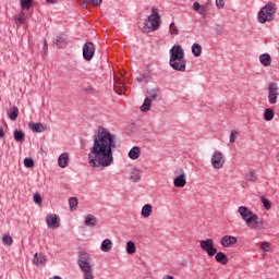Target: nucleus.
I'll return each instance as SVG.
<instances>
[{"label": "nucleus", "instance_id": "nucleus-1", "mask_svg": "<svg viewBox=\"0 0 279 279\" xmlns=\"http://www.w3.org/2000/svg\"><path fill=\"white\" fill-rule=\"evenodd\" d=\"M94 144L89 148L88 162L93 169H106L114 162L112 149L117 148L116 136L106 128H98L93 136Z\"/></svg>", "mask_w": 279, "mask_h": 279}, {"label": "nucleus", "instance_id": "nucleus-2", "mask_svg": "<svg viewBox=\"0 0 279 279\" xmlns=\"http://www.w3.org/2000/svg\"><path fill=\"white\" fill-rule=\"evenodd\" d=\"M169 65L173 71H179L180 73L186 71V58L184 57V49H182V46H172L170 49Z\"/></svg>", "mask_w": 279, "mask_h": 279}, {"label": "nucleus", "instance_id": "nucleus-3", "mask_svg": "<svg viewBox=\"0 0 279 279\" xmlns=\"http://www.w3.org/2000/svg\"><path fill=\"white\" fill-rule=\"evenodd\" d=\"M77 265L83 272L84 279H95V264L90 254L84 251L78 252Z\"/></svg>", "mask_w": 279, "mask_h": 279}, {"label": "nucleus", "instance_id": "nucleus-4", "mask_svg": "<svg viewBox=\"0 0 279 279\" xmlns=\"http://www.w3.org/2000/svg\"><path fill=\"white\" fill-rule=\"evenodd\" d=\"M238 213L251 230H263L264 222L258 221V215L254 214L250 208L240 206Z\"/></svg>", "mask_w": 279, "mask_h": 279}, {"label": "nucleus", "instance_id": "nucleus-5", "mask_svg": "<svg viewBox=\"0 0 279 279\" xmlns=\"http://www.w3.org/2000/svg\"><path fill=\"white\" fill-rule=\"evenodd\" d=\"M276 12H278V7H276V3L268 2L257 13L258 23H262V24L271 23V21L276 19Z\"/></svg>", "mask_w": 279, "mask_h": 279}, {"label": "nucleus", "instance_id": "nucleus-6", "mask_svg": "<svg viewBox=\"0 0 279 279\" xmlns=\"http://www.w3.org/2000/svg\"><path fill=\"white\" fill-rule=\"evenodd\" d=\"M147 22L149 24H144L142 28L143 34H149L160 28V13H158V9H151V14L147 17Z\"/></svg>", "mask_w": 279, "mask_h": 279}, {"label": "nucleus", "instance_id": "nucleus-7", "mask_svg": "<svg viewBox=\"0 0 279 279\" xmlns=\"http://www.w3.org/2000/svg\"><path fill=\"white\" fill-rule=\"evenodd\" d=\"M201 250L207 253L209 258H213L217 254V247H215V241L213 239L202 240L199 242Z\"/></svg>", "mask_w": 279, "mask_h": 279}, {"label": "nucleus", "instance_id": "nucleus-8", "mask_svg": "<svg viewBox=\"0 0 279 279\" xmlns=\"http://www.w3.org/2000/svg\"><path fill=\"white\" fill-rule=\"evenodd\" d=\"M211 167L215 169H223V165H226V157H223V153L219 150H215L211 155Z\"/></svg>", "mask_w": 279, "mask_h": 279}, {"label": "nucleus", "instance_id": "nucleus-9", "mask_svg": "<svg viewBox=\"0 0 279 279\" xmlns=\"http://www.w3.org/2000/svg\"><path fill=\"white\" fill-rule=\"evenodd\" d=\"M279 87H278V83L272 82L268 85V101L269 104L274 105V104H278V93Z\"/></svg>", "mask_w": 279, "mask_h": 279}, {"label": "nucleus", "instance_id": "nucleus-10", "mask_svg": "<svg viewBox=\"0 0 279 279\" xmlns=\"http://www.w3.org/2000/svg\"><path fill=\"white\" fill-rule=\"evenodd\" d=\"M95 57V44L87 41L83 46V58L87 62H90Z\"/></svg>", "mask_w": 279, "mask_h": 279}, {"label": "nucleus", "instance_id": "nucleus-11", "mask_svg": "<svg viewBox=\"0 0 279 279\" xmlns=\"http://www.w3.org/2000/svg\"><path fill=\"white\" fill-rule=\"evenodd\" d=\"M46 223L48 228L56 229L60 226V221L58 220V215L49 214L46 216Z\"/></svg>", "mask_w": 279, "mask_h": 279}, {"label": "nucleus", "instance_id": "nucleus-12", "mask_svg": "<svg viewBox=\"0 0 279 279\" xmlns=\"http://www.w3.org/2000/svg\"><path fill=\"white\" fill-rule=\"evenodd\" d=\"M236 243L238 240L234 235H225L220 240V244L222 245V247H230L232 245H236Z\"/></svg>", "mask_w": 279, "mask_h": 279}, {"label": "nucleus", "instance_id": "nucleus-13", "mask_svg": "<svg viewBox=\"0 0 279 279\" xmlns=\"http://www.w3.org/2000/svg\"><path fill=\"white\" fill-rule=\"evenodd\" d=\"M177 189H184L186 186V174L181 170V174L173 180Z\"/></svg>", "mask_w": 279, "mask_h": 279}, {"label": "nucleus", "instance_id": "nucleus-14", "mask_svg": "<svg viewBox=\"0 0 279 279\" xmlns=\"http://www.w3.org/2000/svg\"><path fill=\"white\" fill-rule=\"evenodd\" d=\"M84 223L88 228H93V227L95 228V227L99 226V219H97V217L89 214L85 217Z\"/></svg>", "mask_w": 279, "mask_h": 279}, {"label": "nucleus", "instance_id": "nucleus-15", "mask_svg": "<svg viewBox=\"0 0 279 279\" xmlns=\"http://www.w3.org/2000/svg\"><path fill=\"white\" fill-rule=\"evenodd\" d=\"M58 166L61 169H66L69 167V153H62L58 158Z\"/></svg>", "mask_w": 279, "mask_h": 279}, {"label": "nucleus", "instance_id": "nucleus-16", "mask_svg": "<svg viewBox=\"0 0 279 279\" xmlns=\"http://www.w3.org/2000/svg\"><path fill=\"white\" fill-rule=\"evenodd\" d=\"M28 128L32 130V132H36V134H40L47 130V126L43 123H29Z\"/></svg>", "mask_w": 279, "mask_h": 279}, {"label": "nucleus", "instance_id": "nucleus-17", "mask_svg": "<svg viewBox=\"0 0 279 279\" xmlns=\"http://www.w3.org/2000/svg\"><path fill=\"white\" fill-rule=\"evenodd\" d=\"M129 158L131 160H138V158H141V147L138 146L132 147L131 150L129 151Z\"/></svg>", "mask_w": 279, "mask_h": 279}, {"label": "nucleus", "instance_id": "nucleus-18", "mask_svg": "<svg viewBox=\"0 0 279 279\" xmlns=\"http://www.w3.org/2000/svg\"><path fill=\"white\" fill-rule=\"evenodd\" d=\"M215 260L216 263H220V265H228L229 262L228 255L223 252L216 253Z\"/></svg>", "mask_w": 279, "mask_h": 279}, {"label": "nucleus", "instance_id": "nucleus-19", "mask_svg": "<svg viewBox=\"0 0 279 279\" xmlns=\"http://www.w3.org/2000/svg\"><path fill=\"white\" fill-rule=\"evenodd\" d=\"M151 213H154V207L149 204H146L142 207L141 215L144 217V219H147V217H151Z\"/></svg>", "mask_w": 279, "mask_h": 279}, {"label": "nucleus", "instance_id": "nucleus-20", "mask_svg": "<svg viewBox=\"0 0 279 279\" xmlns=\"http://www.w3.org/2000/svg\"><path fill=\"white\" fill-rule=\"evenodd\" d=\"M259 62L263 66H271V56L269 53L260 54Z\"/></svg>", "mask_w": 279, "mask_h": 279}, {"label": "nucleus", "instance_id": "nucleus-21", "mask_svg": "<svg viewBox=\"0 0 279 279\" xmlns=\"http://www.w3.org/2000/svg\"><path fill=\"white\" fill-rule=\"evenodd\" d=\"M100 250L106 253L110 252L112 250V240L105 239L100 244Z\"/></svg>", "mask_w": 279, "mask_h": 279}, {"label": "nucleus", "instance_id": "nucleus-22", "mask_svg": "<svg viewBox=\"0 0 279 279\" xmlns=\"http://www.w3.org/2000/svg\"><path fill=\"white\" fill-rule=\"evenodd\" d=\"M54 45H57V47L59 49H62V47H64V45H66V35L57 36L54 39Z\"/></svg>", "mask_w": 279, "mask_h": 279}, {"label": "nucleus", "instance_id": "nucleus-23", "mask_svg": "<svg viewBox=\"0 0 279 279\" xmlns=\"http://www.w3.org/2000/svg\"><path fill=\"white\" fill-rule=\"evenodd\" d=\"M150 108H151V98L146 97L143 105L141 106V111L149 112Z\"/></svg>", "mask_w": 279, "mask_h": 279}, {"label": "nucleus", "instance_id": "nucleus-24", "mask_svg": "<svg viewBox=\"0 0 279 279\" xmlns=\"http://www.w3.org/2000/svg\"><path fill=\"white\" fill-rule=\"evenodd\" d=\"M169 34H170L171 38H175V36H179V34H180V29L178 28V26H175L174 22H172L169 25Z\"/></svg>", "mask_w": 279, "mask_h": 279}, {"label": "nucleus", "instance_id": "nucleus-25", "mask_svg": "<svg viewBox=\"0 0 279 279\" xmlns=\"http://www.w3.org/2000/svg\"><path fill=\"white\" fill-rule=\"evenodd\" d=\"M13 137L16 143H23V141H25V133H23V131L15 130Z\"/></svg>", "mask_w": 279, "mask_h": 279}, {"label": "nucleus", "instance_id": "nucleus-26", "mask_svg": "<svg viewBox=\"0 0 279 279\" xmlns=\"http://www.w3.org/2000/svg\"><path fill=\"white\" fill-rule=\"evenodd\" d=\"M45 255L36 253L33 258L34 265H45Z\"/></svg>", "mask_w": 279, "mask_h": 279}, {"label": "nucleus", "instance_id": "nucleus-27", "mask_svg": "<svg viewBox=\"0 0 279 279\" xmlns=\"http://www.w3.org/2000/svg\"><path fill=\"white\" fill-rule=\"evenodd\" d=\"M131 180L132 182H141V170L134 168L131 171Z\"/></svg>", "mask_w": 279, "mask_h": 279}, {"label": "nucleus", "instance_id": "nucleus-28", "mask_svg": "<svg viewBox=\"0 0 279 279\" xmlns=\"http://www.w3.org/2000/svg\"><path fill=\"white\" fill-rule=\"evenodd\" d=\"M78 204H80V202L77 201V197H70L69 198V206H70L71 213H73V210H77V205Z\"/></svg>", "mask_w": 279, "mask_h": 279}, {"label": "nucleus", "instance_id": "nucleus-29", "mask_svg": "<svg viewBox=\"0 0 279 279\" xmlns=\"http://www.w3.org/2000/svg\"><path fill=\"white\" fill-rule=\"evenodd\" d=\"M192 53L195 58H199L202 56V46L199 44H193Z\"/></svg>", "mask_w": 279, "mask_h": 279}, {"label": "nucleus", "instance_id": "nucleus-30", "mask_svg": "<svg viewBox=\"0 0 279 279\" xmlns=\"http://www.w3.org/2000/svg\"><path fill=\"white\" fill-rule=\"evenodd\" d=\"M126 254H136V244L132 241L126 243Z\"/></svg>", "mask_w": 279, "mask_h": 279}, {"label": "nucleus", "instance_id": "nucleus-31", "mask_svg": "<svg viewBox=\"0 0 279 279\" xmlns=\"http://www.w3.org/2000/svg\"><path fill=\"white\" fill-rule=\"evenodd\" d=\"M9 119L11 121H16V119H19V107L12 108V110L9 112Z\"/></svg>", "mask_w": 279, "mask_h": 279}, {"label": "nucleus", "instance_id": "nucleus-32", "mask_svg": "<svg viewBox=\"0 0 279 279\" xmlns=\"http://www.w3.org/2000/svg\"><path fill=\"white\" fill-rule=\"evenodd\" d=\"M12 243H14V240H12V235L10 234H4L2 236V244L7 245V247H10V245H12Z\"/></svg>", "mask_w": 279, "mask_h": 279}, {"label": "nucleus", "instance_id": "nucleus-33", "mask_svg": "<svg viewBox=\"0 0 279 279\" xmlns=\"http://www.w3.org/2000/svg\"><path fill=\"white\" fill-rule=\"evenodd\" d=\"M22 10H29L32 8V3H34V0H20Z\"/></svg>", "mask_w": 279, "mask_h": 279}, {"label": "nucleus", "instance_id": "nucleus-34", "mask_svg": "<svg viewBox=\"0 0 279 279\" xmlns=\"http://www.w3.org/2000/svg\"><path fill=\"white\" fill-rule=\"evenodd\" d=\"M264 119L265 121H271L274 119V109L268 108L264 112Z\"/></svg>", "mask_w": 279, "mask_h": 279}, {"label": "nucleus", "instance_id": "nucleus-35", "mask_svg": "<svg viewBox=\"0 0 279 279\" xmlns=\"http://www.w3.org/2000/svg\"><path fill=\"white\" fill-rule=\"evenodd\" d=\"M260 199L265 210H271V206H272L271 201L265 198L264 196H262Z\"/></svg>", "mask_w": 279, "mask_h": 279}, {"label": "nucleus", "instance_id": "nucleus-36", "mask_svg": "<svg viewBox=\"0 0 279 279\" xmlns=\"http://www.w3.org/2000/svg\"><path fill=\"white\" fill-rule=\"evenodd\" d=\"M85 5H88V3H92V5H94V8H99V5H101V3L104 2V0H83Z\"/></svg>", "mask_w": 279, "mask_h": 279}, {"label": "nucleus", "instance_id": "nucleus-37", "mask_svg": "<svg viewBox=\"0 0 279 279\" xmlns=\"http://www.w3.org/2000/svg\"><path fill=\"white\" fill-rule=\"evenodd\" d=\"M246 178L248 182H256L258 180V177H256V173L254 171H251L246 174Z\"/></svg>", "mask_w": 279, "mask_h": 279}, {"label": "nucleus", "instance_id": "nucleus-38", "mask_svg": "<svg viewBox=\"0 0 279 279\" xmlns=\"http://www.w3.org/2000/svg\"><path fill=\"white\" fill-rule=\"evenodd\" d=\"M23 23H25V13L21 12L20 16L16 20V25L17 27H20V25H23Z\"/></svg>", "mask_w": 279, "mask_h": 279}, {"label": "nucleus", "instance_id": "nucleus-39", "mask_svg": "<svg viewBox=\"0 0 279 279\" xmlns=\"http://www.w3.org/2000/svg\"><path fill=\"white\" fill-rule=\"evenodd\" d=\"M24 166L26 167V169H32V167H34V159L25 158L24 159Z\"/></svg>", "mask_w": 279, "mask_h": 279}, {"label": "nucleus", "instance_id": "nucleus-40", "mask_svg": "<svg viewBox=\"0 0 279 279\" xmlns=\"http://www.w3.org/2000/svg\"><path fill=\"white\" fill-rule=\"evenodd\" d=\"M238 134H239V132H236L235 130L231 131V133H230V143H235L236 142Z\"/></svg>", "mask_w": 279, "mask_h": 279}, {"label": "nucleus", "instance_id": "nucleus-41", "mask_svg": "<svg viewBox=\"0 0 279 279\" xmlns=\"http://www.w3.org/2000/svg\"><path fill=\"white\" fill-rule=\"evenodd\" d=\"M33 199H34L35 204H43V197L38 193L33 195Z\"/></svg>", "mask_w": 279, "mask_h": 279}, {"label": "nucleus", "instance_id": "nucleus-42", "mask_svg": "<svg viewBox=\"0 0 279 279\" xmlns=\"http://www.w3.org/2000/svg\"><path fill=\"white\" fill-rule=\"evenodd\" d=\"M216 5L218 10H223V7L226 5V0H216Z\"/></svg>", "mask_w": 279, "mask_h": 279}, {"label": "nucleus", "instance_id": "nucleus-43", "mask_svg": "<svg viewBox=\"0 0 279 279\" xmlns=\"http://www.w3.org/2000/svg\"><path fill=\"white\" fill-rule=\"evenodd\" d=\"M270 248L271 246L267 242L260 244V250H263V252H269Z\"/></svg>", "mask_w": 279, "mask_h": 279}, {"label": "nucleus", "instance_id": "nucleus-44", "mask_svg": "<svg viewBox=\"0 0 279 279\" xmlns=\"http://www.w3.org/2000/svg\"><path fill=\"white\" fill-rule=\"evenodd\" d=\"M114 86L120 88V92H118L119 95H123V83L121 81H117Z\"/></svg>", "mask_w": 279, "mask_h": 279}, {"label": "nucleus", "instance_id": "nucleus-45", "mask_svg": "<svg viewBox=\"0 0 279 279\" xmlns=\"http://www.w3.org/2000/svg\"><path fill=\"white\" fill-rule=\"evenodd\" d=\"M206 12H208V9L206 8V5H201V9L198 10V14H201V16H206Z\"/></svg>", "mask_w": 279, "mask_h": 279}, {"label": "nucleus", "instance_id": "nucleus-46", "mask_svg": "<svg viewBox=\"0 0 279 279\" xmlns=\"http://www.w3.org/2000/svg\"><path fill=\"white\" fill-rule=\"evenodd\" d=\"M84 90H85L86 95H93V93H95V87L89 85Z\"/></svg>", "mask_w": 279, "mask_h": 279}, {"label": "nucleus", "instance_id": "nucleus-47", "mask_svg": "<svg viewBox=\"0 0 279 279\" xmlns=\"http://www.w3.org/2000/svg\"><path fill=\"white\" fill-rule=\"evenodd\" d=\"M149 95H150L149 99H157L158 98V92H156V89H151L149 92Z\"/></svg>", "mask_w": 279, "mask_h": 279}, {"label": "nucleus", "instance_id": "nucleus-48", "mask_svg": "<svg viewBox=\"0 0 279 279\" xmlns=\"http://www.w3.org/2000/svg\"><path fill=\"white\" fill-rule=\"evenodd\" d=\"M216 33H218L219 35L223 34V26H221L220 24H217L215 26Z\"/></svg>", "mask_w": 279, "mask_h": 279}, {"label": "nucleus", "instance_id": "nucleus-49", "mask_svg": "<svg viewBox=\"0 0 279 279\" xmlns=\"http://www.w3.org/2000/svg\"><path fill=\"white\" fill-rule=\"evenodd\" d=\"M201 8H202V4H199V2H194L193 4L194 12H199Z\"/></svg>", "mask_w": 279, "mask_h": 279}, {"label": "nucleus", "instance_id": "nucleus-50", "mask_svg": "<svg viewBox=\"0 0 279 279\" xmlns=\"http://www.w3.org/2000/svg\"><path fill=\"white\" fill-rule=\"evenodd\" d=\"M47 49H48V46H47V39L44 40V51H45V54L47 56Z\"/></svg>", "mask_w": 279, "mask_h": 279}, {"label": "nucleus", "instance_id": "nucleus-51", "mask_svg": "<svg viewBox=\"0 0 279 279\" xmlns=\"http://www.w3.org/2000/svg\"><path fill=\"white\" fill-rule=\"evenodd\" d=\"M5 136V132L3 131V128H0V141Z\"/></svg>", "mask_w": 279, "mask_h": 279}, {"label": "nucleus", "instance_id": "nucleus-52", "mask_svg": "<svg viewBox=\"0 0 279 279\" xmlns=\"http://www.w3.org/2000/svg\"><path fill=\"white\" fill-rule=\"evenodd\" d=\"M137 82H144L145 81V75H140L137 78H136Z\"/></svg>", "mask_w": 279, "mask_h": 279}, {"label": "nucleus", "instance_id": "nucleus-53", "mask_svg": "<svg viewBox=\"0 0 279 279\" xmlns=\"http://www.w3.org/2000/svg\"><path fill=\"white\" fill-rule=\"evenodd\" d=\"M47 1V3H56V1L54 0H46Z\"/></svg>", "mask_w": 279, "mask_h": 279}, {"label": "nucleus", "instance_id": "nucleus-54", "mask_svg": "<svg viewBox=\"0 0 279 279\" xmlns=\"http://www.w3.org/2000/svg\"><path fill=\"white\" fill-rule=\"evenodd\" d=\"M276 159L279 162V153L277 154Z\"/></svg>", "mask_w": 279, "mask_h": 279}]
</instances>
